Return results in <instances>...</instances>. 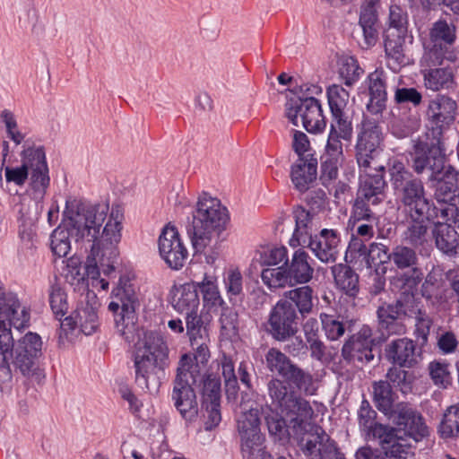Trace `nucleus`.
Segmentation results:
<instances>
[{"mask_svg":"<svg viewBox=\"0 0 459 459\" xmlns=\"http://www.w3.org/2000/svg\"><path fill=\"white\" fill-rule=\"evenodd\" d=\"M383 133L374 120L364 118L357 135L355 145L356 159L359 167L366 172L368 169L384 170L382 165H377L376 160L380 152Z\"/></svg>","mask_w":459,"mask_h":459,"instance_id":"nucleus-8","label":"nucleus"},{"mask_svg":"<svg viewBox=\"0 0 459 459\" xmlns=\"http://www.w3.org/2000/svg\"><path fill=\"white\" fill-rule=\"evenodd\" d=\"M376 418L377 412L371 408L368 401L363 400L358 411V420L359 429L368 437H370L374 428L379 425L376 421Z\"/></svg>","mask_w":459,"mask_h":459,"instance_id":"nucleus-54","label":"nucleus"},{"mask_svg":"<svg viewBox=\"0 0 459 459\" xmlns=\"http://www.w3.org/2000/svg\"><path fill=\"white\" fill-rule=\"evenodd\" d=\"M22 163L20 167H5L4 177L7 184L22 186L30 174L32 188L42 197L49 184L48 169L45 152L40 148L29 147L22 152Z\"/></svg>","mask_w":459,"mask_h":459,"instance_id":"nucleus-6","label":"nucleus"},{"mask_svg":"<svg viewBox=\"0 0 459 459\" xmlns=\"http://www.w3.org/2000/svg\"><path fill=\"white\" fill-rule=\"evenodd\" d=\"M261 278L269 288H281L288 283L290 284L287 270L283 266L264 269Z\"/></svg>","mask_w":459,"mask_h":459,"instance_id":"nucleus-55","label":"nucleus"},{"mask_svg":"<svg viewBox=\"0 0 459 459\" xmlns=\"http://www.w3.org/2000/svg\"><path fill=\"white\" fill-rule=\"evenodd\" d=\"M322 329L325 336L331 341H336L345 333V324L336 316L326 313L320 314Z\"/></svg>","mask_w":459,"mask_h":459,"instance_id":"nucleus-51","label":"nucleus"},{"mask_svg":"<svg viewBox=\"0 0 459 459\" xmlns=\"http://www.w3.org/2000/svg\"><path fill=\"white\" fill-rule=\"evenodd\" d=\"M336 286L351 297L359 292V275L348 265L338 264L332 267Z\"/></svg>","mask_w":459,"mask_h":459,"instance_id":"nucleus-39","label":"nucleus"},{"mask_svg":"<svg viewBox=\"0 0 459 459\" xmlns=\"http://www.w3.org/2000/svg\"><path fill=\"white\" fill-rule=\"evenodd\" d=\"M309 255L303 250H297L288 267L287 273L292 284H302L308 282L313 276L314 269L308 262Z\"/></svg>","mask_w":459,"mask_h":459,"instance_id":"nucleus-34","label":"nucleus"},{"mask_svg":"<svg viewBox=\"0 0 459 459\" xmlns=\"http://www.w3.org/2000/svg\"><path fill=\"white\" fill-rule=\"evenodd\" d=\"M384 413L403 431L404 436L411 437L415 441L429 435V429L423 418L405 403L393 404L390 411H384Z\"/></svg>","mask_w":459,"mask_h":459,"instance_id":"nucleus-14","label":"nucleus"},{"mask_svg":"<svg viewBox=\"0 0 459 459\" xmlns=\"http://www.w3.org/2000/svg\"><path fill=\"white\" fill-rule=\"evenodd\" d=\"M443 54H437V51H428L422 57V65L425 69L422 71L424 85L428 90L438 91L447 90L454 86L455 79L451 68H433L442 64Z\"/></svg>","mask_w":459,"mask_h":459,"instance_id":"nucleus-15","label":"nucleus"},{"mask_svg":"<svg viewBox=\"0 0 459 459\" xmlns=\"http://www.w3.org/2000/svg\"><path fill=\"white\" fill-rule=\"evenodd\" d=\"M241 413L238 419V429L240 437L260 435L259 409L253 404L240 403Z\"/></svg>","mask_w":459,"mask_h":459,"instance_id":"nucleus-37","label":"nucleus"},{"mask_svg":"<svg viewBox=\"0 0 459 459\" xmlns=\"http://www.w3.org/2000/svg\"><path fill=\"white\" fill-rule=\"evenodd\" d=\"M373 397L377 407L382 412L390 411L394 404L393 392L390 384L387 381L380 380L372 385Z\"/></svg>","mask_w":459,"mask_h":459,"instance_id":"nucleus-49","label":"nucleus"},{"mask_svg":"<svg viewBox=\"0 0 459 459\" xmlns=\"http://www.w3.org/2000/svg\"><path fill=\"white\" fill-rule=\"evenodd\" d=\"M303 452L315 459H346L336 443L321 428L299 442Z\"/></svg>","mask_w":459,"mask_h":459,"instance_id":"nucleus-17","label":"nucleus"},{"mask_svg":"<svg viewBox=\"0 0 459 459\" xmlns=\"http://www.w3.org/2000/svg\"><path fill=\"white\" fill-rule=\"evenodd\" d=\"M228 221L227 209L221 201L207 193H203L195 204L193 221L187 230L192 247L197 253L212 247Z\"/></svg>","mask_w":459,"mask_h":459,"instance_id":"nucleus-4","label":"nucleus"},{"mask_svg":"<svg viewBox=\"0 0 459 459\" xmlns=\"http://www.w3.org/2000/svg\"><path fill=\"white\" fill-rule=\"evenodd\" d=\"M413 302V295L403 293L394 303L383 304L377 310V327L384 340L391 335L405 333L406 326L402 322L413 311L410 308Z\"/></svg>","mask_w":459,"mask_h":459,"instance_id":"nucleus-9","label":"nucleus"},{"mask_svg":"<svg viewBox=\"0 0 459 459\" xmlns=\"http://www.w3.org/2000/svg\"><path fill=\"white\" fill-rule=\"evenodd\" d=\"M268 431L279 440L294 437V433L287 419L279 411H272L265 417Z\"/></svg>","mask_w":459,"mask_h":459,"instance_id":"nucleus-46","label":"nucleus"},{"mask_svg":"<svg viewBox=\"0 0 459 459\" xmlns=\"http://www.w3.org/2000/svg\"><path fill=\"white\" fill-rule=\"evenodd\" d=\"M117 244L103 245L100 249L92 251L87 259V273L95 277L102 272L105 275H109L115 270V263L118 252L116 248Z\"/></svg>","mask_w":459,"mask_h":459,"instance_id":"nucleus-23","label":"nucleus"},{"mask_svg":"<svg viewBox=\"0 0 459 459\" xmlns=\"http://www.w3.org/2000/svg\"><path fill=\"white\" fill-rule=\"evenodd\" d=\"M385 181L382 175L368 178L361 185L358 196L371 203V205H377L385 198Z\"/></svg>","mask_w":459,"mask_h":459,"instance_id":"nucleus-40","label":"nucleus"},{"mask_svg":"<svg viewBox=\"0 0 459 459\" xmlns=\"http://www.w3.org/2000/svg\"><path fill=\"white\" fill-rule=\"evenodd\" d=\"M356 33V40L362 49L373 48L379 39V25L377 14L369 8L359 13V27Z\"/></svg>","mask_w":459,"mask_h":459,"instance_id":"nucleus-24","label":"nucleus"},{"mask_svg":"<svg viewBox=\"0 0 459 459\" xmlns=\"http://www.w3.org/2000/svg\"><path fill=\"white\" fill-rule=\"evenodd\" d=\"M108 204H82L66 201L65 216L75 242L89 243L93 253L103 245L118 244L121 239V223L110 218L103 226L108 213Z\"/></svg>","mask_w":459,"mask_h":459,"instance_id":"nucleus-2","label":"nucleus"},{"mask_svg":"<svg viewBox=\"0 0 459 459\" xmlns=\"http://www.w3.org/2000/svg\"><path fill=\"white\" fill-rule=\"evenodd\" d=\"M30 315L13 294L5 298L4 304L0 305V329L14 327L22 329L27 326Z\"/></svg>","mask_w":459,"mask_h":459,"instance_id":"nucleus-22","label":"nucleus"},{"mask_svg":"<svg viewBox=\"0 0 459 459\" xmlns=\"http://www.w3.org/2000/svg\"><path fill=\"white\" fill-rule=\"evenodd\" d=\"M77 327L78 325L74 313L65 317L63 320L60 319V329L58 332L59 344L65 345L67 342H74L81 333L80 329Z\"/></svg>","mask_w":459,"mask_h":459,"instance_id":"nucleus-56","label":"nucleus"},{"mask_svg":"<svg viewBox=\"0 0 459 459\" xmlns=\"http://www.w3.org/2000/svg\"><path fill=\"white\" fill-rule=\"evenodd\" d=\"M267 386L272 408L287 419L294 438L299 442H303L305 437L320 428L312 421L315 413L310 403L297 394L287 383L273 378Z\"/></svg>","mask_w":459,"mask_h":459,"instance_id":"nucleus-3","label":"nucleus"},{"mask_svg":"<svg viewBox=\"0 0 459 459\" xmlns=\"http://www.w3.org/2000/svg\"><path fill=\"white\" fill-rule=\"evenodd\" d=\"M456 102L450 97L437 95L429 104L428 116L432 123L439 127L455 120Z\"/></svg>","mask_w":459,"mask_h":459,"instance_id":"nucleus-30","label":"nucleus"},{"mask_svg":"<svg viewBox=\"0 0 459 459\" xmlns=\"http://www.w3.org/2000/svg\"><path fill=\"white\" fill-rule=\"evenodd\" d=\"M388 34L394 36L392 30H395L397 35H405L407 32L408 19L407 14L398 5H391L389 10Z\"/></svg>","mask_w":459,"mask_h":459,"instance_id":"nucleus-62","label":"nucleus"},{"mask_svg":"<svg viewBox=\"0 0 459 459\" xmlns=\"http://www.w3.org/2000/svg\"><path fill=\"white\" fill-rule=\"evenodd\" d=\"M50 307L56 316H64L69 308L67 297L64 290L57 284H53L49 291Z\"/></svg>","mask_w":459,"mask_h":459,"instance_id":"nucleus-57","label":"nucleus"},{"mask_svg":"<svg viewBox=\"0 0 459 459\" xmlns=\"http://www.w3.org/2000/svg\"><path fill=\"white\" fill-rule=\"evenodd\" d=\"M391 253L387 246L382 243H371L368 251L366 264L371 267L372 264H385L391 260Z\"/></svg>","mask_w":459,"mask_h":459,"instance_id":"nucleus-63","label":"nucleus"},{"mask_svg":"<svg viewBox=\"0 0 459 459\" xmlns=\"http://www.w3.org/2000/svg\"><path fill=\"white\" fill-rule=\"evenodd\" d=\"M431 235L437 248L441 252L446 255L456 253L458 234L454 227L444 221L435 222L431 229Z\"/></svg>","mask_w":459,"mask_h":459,"instance_id":"nucleus-33","label":"nucleus"},{"mask_svg":"<svg viewBox=\"0 0 459 459\" xmlns=\"http://www.w3.org/2000/svg\"><path fill=\"white\" fill-rule=\"evenodd\" d=\"M363 74L357 59L353 56H344L339 61V75L347 87H351Z\"/></svg>","mask_w":459,"mask_h":459,"instance_id":"nucleus-47","label":"nucleus"},{"mask_svg":"<svg viewBox=\"0 0 459 459\" xmlns=\"http://www.w3.org/2000/svg\"><path fill=\"white\" fill-rule=\"evenodd\" d=\"M13 347L20 352L27 354L29 357L38 359L41 354L42 342L39 334L28 333L21 338Z\"/></svg>","mask_w":459,"mask_h":459,"instance_id":"nucleus-52","label":"nucleus"},{"mask_svg":"<svg viewBox=\"0 0 459 459\" xmlns=\"http://www.w3.org/2000/svg\"><path fill=\"white\" fill-rule=\"evenodd\" d=\"M387 80L383 70H376L368 76L370 98L367 108L372 114H380L385 108Z\"/></svg>","mask_w":459,"mask_h":459,"instance_id":"nucleus-27","label":"nucleus"},{"mask_svg":"<svg viewBox=\"0 0 459 459\" xmlns=\"http://www.w3.org/2000/svg\"><path fill=\"white\" fill-rule=\"evenodd\" d=\"M371 332L368 328H362L360 332L351 336L342 346V355L345 360L369 362L374 359L372 352Z\"/></svg>","mask_w":459,"mask_h":459,"instance_id":"nucleus-20","label":"nucleus"},{"mask_svg":"<svg viewBox=\"0 0 459 459\" xmlns=\"http://www.w3.org/2000/svg\"><path fill=\"white\" fill-rule=\"evenodd\" d=\"M368 248L358 238H352L347 247L345 260L348 263L367 262Z\"/></svg>","mask_w":459,"mask_h":459,"instance_id":"nucleus-64","label":"nucleus"},{"mask_svg":"<svg viewBox=\"0 0 459 459\" xmlns=\"http://www.w3.org/2000/svg\"><path fill=\"white\" fill-rule=\"evenodd\" d=\"M197 291L202 294L204 307L209 310L225 306L214 275L204 274L203 280L196 282Z\"/></svg>","mask_w":459,"mask_h":459,"instance_id":"nucleus-36","label":"nucleus"},{"mask_svg":"<svg viewBox=\"0 0 459 459\" xmlns=\"http://www.w3.org/2000/svg\"><path fill=\"white\" fill-rule=\"evenodd\" d=\"M449 166L446 164V159L443 155L432 151L426 152L420 147L416 148L411 167L417 174H422L428 170L429 172V181L437 178Z\"/></svg>","mask_w":459,"mask_h":459,"instance_id":"nucleus-26","label":"nucleus"},{"mask_svg":"<svg viewBox=\"0 0 459 459\" xmlns=\"http://www.w3.org/2000/svg\"><path fill=\"white\" fill-rule=\"evenodd\" d=\"M286 116L294 126L301 124L310 133L320 132L325 127L321 105L313 97L288 103Z\"/></svg>","mask_w":459,"mask_h":459,"instance_id":"nucleus-11","label":"nucleus"},{"mask_svg":"<svg viewBox=\"0 0 459 459\" xmlns=\"http://www.w3.org/2000/svg\"><path fill=\"white\" fill-rule=\"evenodd\" d=\"M458 172L449 166L437 178L429 182L435 188L434 197L438 203H448L455 200L457 189Z\"/></svg>","mask_w":459,"mask_h":459,"instance_id":"nucleus-29","label":"nucleus"},{"mask_svg":"<svg viewBox=\"0 0 459 459\" xmlns=\"http://www.w3.org/2000/svg\"><path fill=\"white\" fill-rule=\"evenodd\" d=\"M185 314L186 334L189 339H203L204 336H207L206 329L204 326V321L199 314V310H194Z\"/></svg>","mask_w":459,"mask_h":459,"instance_id":"nucleus-59","label":"nucleus"},{"mask_svg":"<svg viewBox=\"0 0 459 459\" xmlns=\"http://www.w3.org/2000/svg\"><path fill=\"white\" fill-rule=\"evenodd\" d=\"M98 305L96 295L92 292H88L86 295V303H82L74 312L80 331L85 335L93 333L98 328Z\"/></svg>","mask_w":459,"mask_h":459,"instance_id":"nucleus-31","label":"nucleus"},{"mask_svg":"<svg viewBox=\"0 0 459 459\" xmlns=\"http://www.w3.org/2000/svg\"><path fill=\"white\" fill-rule=\"evenodd\" d=\"M410 308L413 311V313L411 315H408L407 317L415 318V334L419 339L421 340V344H425L428 341L432 320L425 311H422L420 308L419 303L416 301L414 297L411 307Z\"/></svg>","mask_w":459,"mask_h":459,"instance_id":"nucleus-48","label":"nucleus"},{"mask_svg":"<svg viewBox=\"0 0 459 459\" xmlns=\"http://www.w3.org/2000/svg\"><path fill=\"white\" fill-rule=\"evenodd\" d=\"M111 298L108 310L115 314L117 326L124 325L126 321L133 324L135 309L139 307V299L129 279H119L117 287L111 292Z\"/></svg>","mask_w":459,"mask_h":459,"instance_id":"nucleus-12","label":"nucleus"},{"mask_svg":"<svg viewBox=\"0 0 459 459\" xmlns=\"http://www.w3.org/2000/svg\"><path fill=\"white\" fill-rule=\"evenodd\" d=\"M264 437L252 435L241 437V452L245 459H269L270 455L265 450Z\"/></svg>","mask_w":459,"mask_h":459,"instance_id":"nucleus-45","label":"nucleus"},{"mask_svg":"<svg viewBox=\"0 0 459 459\" xmlns=\"http://www.w3.org/2000/svg\"><path fill=\"white\" fill-rule=\"evenodd\" d=\"M296 227L290 245L293 247L305 246L313 236L316 230V214L307 211L302 207H298L294 211Z\"/></svg>","mask_w":459,"mask_h":459,"instance_id":"nucleus-28","label":"nucleus"},{"mask_svg":"<svg viewBox=\"0 0 459 459\" xmlns=\"http://www.w3.org/2000/svg\"><path fill=\"white\" fill-rule=\"evenodd\" d=\"M390 182L407 215L403 240L414 247H423L430 240L429 223L438 217V209L426 197L423 183L416 178L397 160L389 167Z\"/></svg>","mask_w":459,"mask_h":459,"instance_id":"nucleus-1","label":"nucleus"},{"mask_svg":"<svg viewBox=\"0 0 459 459\" xmlns=\"http://www.w3.org/2000/svg\"><path fill=\"white\" fill-rule=\"evenodd\" d=\"M221 336L235 340L238 336V314L234 307L223 306L219 317Z\"/></svg>","mask_w":459,"mask_h":459,"instance_id":"nucleus-44","label":"nucleus"},{"mask_svg":"<svg viewBox=\"0 0 459 459\" xmlns=\"http://www.w3.org/2000/svg\"><path fill=\"white\" fill-rule=\"evenodd\" d=\"M192 368V358L187 354L182 355L177 368L171 394L175 407L182 418L188 422L195 421L198 416V403L192 387L195 383Z\"/></svg>","mask_w":459,"mask_h":459,"instance_id":"nucleus-7","label":"nucleus"},{"mask_svg":"<svg viewBox=\"0 0 459 459\" xmlns=\"http://www.w3.org/2000/svg\"><path fill=\"white\" fill-rule=\"evenodd\" d=\"M13 357L10 358L13 366L20 370L23 376H31L35 373L38 366L37 359L20 352L15 347H12Z\"/></svg>","mask_w":459,"mask_h":459,"instance_id":"nucleus-61","label":"nucleus"},{"mask_svg":"<svg viewBox=\"0 0 459 459\" xmlns=\"http://www.w3.org/2000/svg\"><path fill=\"white\" fill-rule=\"evenodd\" d=\"M327 98L333 117L332 121H350L345 115L350 99L349 91L339 84H333L327 89Z\"/></svg>","mask_w":459,"mask_h":459,"instance_id":"nucleus-38","label":"nucleus"},{"mask_svg":"<svg viewBox=\"0 0 459 459\" xmlns=\"http://www.w3.org/2000/svg\"><path fill=\"white\" fill-rule=\"evenodd\" d=\"M169 302L179 313L199 310L200 299L196 282L173 286L169 292Z\"/></svg>","mask_w":459,"mask_h":459,"instance_id":"nucleus-25","label":"nucleus"},{"mask_svg":"<svg viewBox=\"0 0 459 459\" xmlns=\"http://www.w3.org/2000/svg\"><path fill=\"white\" fill-rule=\"evenodd\" d=\"M385 357L400 368H411L420 362L421 352L412 340L404 337L394 340L386 346Z\"/></svg>","mask_w":459,"mask_h":459,"instance_id":"nucleus-18","label":"nucleus"},{"mask_svg":"<svg viewBox=\"0 0 459 459\" xmlns=\"http://www.w3.org/2000/svg\"><path fill=\"white\" fill-rule=\"evenodd\" d=\"M159 251L165 263L173 270L182 268L188 257L178 230L169 224L163 228L160 235Z\"/></svg>","mask_w":459,"mask_h":459,"instance_id":"nucleus-16","label":"nucleus"},{"mask_svg":"<svg viewBox=\"0 0 459 459\" xmlns=\"http://www.w3.org/2000/svg\"><path fill=\"white\" fill-rule=\"evenodd\" d=\"M391 260L399 269H406L417 264L418 257L415 250L405 246H397L391 252Z\"/></svg>","mask_w":459,"mask_h":459,"instance_id":"nucleus-50","label":"nucleus"},{"mask_svg":"<svg viewBox=\"0 0 459 459\" xmlns=\"http://www.w3.org/2000/svg\"><path fill=\"white\" fill-rule=\"evenodd\" d=\"M437 433L443 439L459 437V403L448 406L444 411L437 427Z\"/></svg>","mask_w":459,"mask_h":459,"instance_id":"nucleus-42","label":"nucleus"},{"mask_svg":"<svg viewBox=\"0 0 459 459\" xmlns=\"http://www.w3.org/2000/svg\"><path fill=\"white\" fill-rule=\"evenodd\" d=\"M352 134L351 121H332L325 147V157H333L336 160L344 159L343 142H351Z\"/></svg>","mask_w":459,"mask_h":459,"instance_id":"nucleus-21","label":"nucleus"},{"mask_svg":"<svg viewBox=\"0 0 459 459\" xmlns=\"http://www.w3.org/2000/svg\"><path fill=\"white\" fill-rule=\"evenodd\" d=\"M455 37V27L453 24L442 20L434 22L429 31V39L432 43V48L429 51L443 54L442 49L452 45Z\"/></svg>","mask_w":459,"mask_h":459,"instance_id":"nucleus-35","label":"nucleus"},{"mask_svg":"<svg viewBox=\"0 0 459 459\" xmlns=\"http://www.w3.org/2000/svg\"><path fill=\"white\" fill-rule=\"evenodd\" d=\"M313 290L305 285L288 290L284 293L285 300L291 301L303 316L311 313L313 308Z\"/></svg>","mask_w":459,"mask_h":459,"instance_id":"nucleus-43","label":"nucleus"},{"mask_svg":"<svg viewBox=\"0 0 459 459\" xmlns=\"http://www.w3.org/2000/svg\"><path fill=\"white\" fill-rule=\"evenodd\" d=\"M265 360L270 371L278 373L306 394H314L316 389L313 385L312 376L294 364L281 351L274 348L270 349L265 356Z\"/></svg>","mask_w":459,"mask_h":459,"instance_id":"nucleus-10","label":"nucleus"},{"mask_svg":"<svg viewBox=\"0 0 459 459\" xmlns=\"http://www.w3.org/2000/svg\"><path fill=\"white\" fill-rule=\"evenodd\" d=\"M370 437L379 439L383 446H390L397 440H403V431L389 426L379 424L375 427Z\"/></svg>","mask_w":459,"mask_h":459,"instance_id":"nucleus-58","label":"nucleus"},{"mask_svg":"<svg viewBox=\"0 0 459 459\" xmlns=\"http://www.w3.org/2000/svg\"><path fill=\"white\" fill-rule=\"evenodd\" d=\"M340 237L337 230L323 229L318 235L313 236L306 245L323 263H334L338 256Z\"/></svg>","mask_w":459,"mask_h":459,"instance_id":"nucleus-19","label":"nucleus"},{"mask_svg":"<svg viewBox=\"0 0 459 459\" xmlns=\"http://www.w3.org/2000/svg\"><path fill=\"white\" fill-rule=\"evenodd\" d=\"M316 160L299 158L291 167L290 178L297 190L305 192L316 178Z\"/></svg>","mask_w":459,"mask_h":459,"instance_id":"nucleus-32","label":"nucleus"},{"mask_svg":"<svg viewBox=\"0 0 459 459\" xmlns=\"http://www.w3.org/2000/svg\"><path fill=\"white\" fill-rule=\"evenodd\" d=\"M72 233L68 225V219L65 216L62 224L51 234V249L56 255L64 257L69 253L71 239L75 241V237Z\"/></svg>","mask_w":459,"mask_h":459,"instance_id":"nucleus-41","label":"nucleus"},{"mask_svg":"<svg viewBox=\"0 0 459 459\" xmlns=\"http://www.w3.org/2000/svg\"><path fill=\"white\" fill-rule=\"evenodd\" d=\"M221 381L216 376L208 375L203 380L202 404L220 403Z\"/></svg>","mask_w":459,"mask_h":459,"instance_id":"nucleus-53","label":"nucleus"},{"mask_svg":"<svg viewBox=\"0 0 459 459\" xmlns=\"http://www.w3.org/2000/svg\"><path fill=\"white\" fill-rule=\"evenodd\" d=\"M220 365L221 367V374L224 377L226 393L228 396H235L237 394L238 382L234 369V363L230 357L223 355Z\"/></svg>","mask_w":459,"mask_h":459,"instance_id":"nucleus-60","label":"nucleus"},{"mask_svg":"<svg viewBox=\"0 0 459 459\" xmlns=\"http://www.w3.org/2000/svg\"><path fill=\"white\" fill-rule=\"evenodd\" d=\"M268 331L277 341L284 342L298 333V315L288 300H279L268 318Z\"/></svg>","mask_w":459,"mask_h":459,"instance_id":"nucleus-13","label":"nucleus"},{"mask_svg":"<svg viewBox=\"0 0 459 459\" xmlns=\"http://www.w3.org/2000/svg\"><path fill=\"white\" fill-rule=\"evenodd\" d=\"M169 349L162 336L150 332L139 340L135 357V382L149 391H157L168 365Z\"/></svg>","mask_w":459,"mask_h":459,"instance_id":"nucleus-5","label":"nucleus"}]
</instances>
